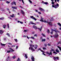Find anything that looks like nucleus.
I'll return each mask as SVG.
<instances>
[{
	"instance_id": "obj_56",
	"label": "nucleus",
	"mask_w": 61,
	"mask_h": 61,
	"mask_svg": "<svg viewBox=\"0 0 61 61\" xmlns=\"http://www.w3.org/2000/svg\"><path fill=\"white\" fill-rule=\"evenodd\" d=\"M18 46H17L16 47V49H17V48H18Z\"/></svg>"
},
{
	"instance_id": "obj_37",
	"label": "nucleus",
	"mask_w": 61,
	"mask_h": 61,
	"mask_svg": "<svg viewBox=\"0 0 61 61\" xmlns=\"http://www.w3.org/2000/svg\"><path fill=\"white\" fill-rule=\"evenodd\" d=\"M29 1L30 3H31V4H32V2L30 0H29Z\"/></svg>"
},
{
	"instance_id": "obj_18",
	"label": "nucleus",
	"mask_w": 61,
	"mask_h": 61,
	"mask_svg": "<svg viewBox=\"0 0 61 61\" xmlns=\"http://www.w3.org/2000/svg\"><path fill=\"white\" fill-rule=\"evenodd\" d=\"M30 46L31 48V47L33 48V47H34L35 46L34 45H33L32 44H30Z\"/></svg>"
},
{
	"instance_id": "obj_54",
	"label": "nucleus",
	"mask_w": 61,
	"mask_h": 61,
	"mask_svg": "<svg viewBox=\"0 0 61 61\" xmlns=\"http://www.w3.org/2000/svg\"><path fill=\"white\" fill-rule=\"evenodd\" d=\"M41 51L42 52H43V53H44V51H42V50H41Z\"/></svg>"
},
{
	"instance_id": "obj_29",
	"label": "nucleus",
	"mask_w": 61,
	"mask_h": 61,
	"mask_svg": "<svg viewBox=\"0 0 61 61\" xmlns=\"http://www.w3.org/2000/svg\"><path fill=\"white\" fill-rule=\"evenodd\" d=\"M27 54H25V56L26 57V58H27Z\"/></svg>"
},
{
	"instance_id": "obj_8",
	"label": "nucleus",
	"mask_w": 61,
	"mask_h": 61,
	"mask_svg": "<svg viewBox=\"0 0 61 61\" xmlns=\"http://www.w3.org/2000/svg\"><path fill=\"white\" fill-rule=\"evenodd\" d=\"M46 53L47 54H48L49 56H50V55H52V53L51 52L50 53H49L48 52H46Z\"/></svg>"
},
{
	"instance_id": "obj_30",
	"label": "nucleus",
	"mask_w": 61,
	"mask_h": 61,
	"mask_svg": "<svg viewBox=\"0 0 61 61\" xmlns=\"http://www.w3.org/2000/svg\"><path fill=\"white\" fill-rule=\"evenodd\" d=\"M31 50L32 51H35V50H34L32 47L31 48Z\"/></svg>"
},
{
	"instance_id": "obj_52",
	"label": "nucleus",
	"mask_w": 61,
	"mask_h": 61,
	"mask_svg": "<svg viewBox=\"0 0 61 61\" xmlns=\"http://www.w3.org/2000/svg\"><path fill=\"white\" fill-rule=\"evenodd\" d=\"M44 45L46 47V46H47V45L46 44H44Z\"/></svg>"
},
{
	"instance_id": "obj_12",
	"label": "nucleus",
	"mask_w": 61,
	"mask_h": 61,
	"mask_svg": "<svg viewBox=\"0 0 61 61\" xmlns=\"http://www.w3.org/2000/svg\"><path fill=\"white\" fill-rule=\"evenodd\" d=\"M42 28H43V27H42V26H41V28H38V29L39 30H40V31H41V30H42Z\"/></svg>"
},
{
	"instance_id": "obj_19",
	"label": "nucleus",
	"mask_w": 61,
	"mask_h": 61,
	"mask_svg": "<svg viewBox=\"0 0 61 61\" xmlns=\"http://www.w3.org/2000/svg\"><path fill=\"white\" fill-rule=\"evenodd\" d=\"M10 17H15V16H14V14H13L12 15H10Z\"/></svg>"
},
{
	"instance_id": "obj_58",
	"label": "nucleus",
	"mask_w": 61,
	"mask_h": 61,
	"mask_svg": "<svg viewBox=\"0 0 61 61\" xmlns=\"http://www.w3.org/2000/svg\"><path fill=\"white\" fill-rule=\"evenodd\" d=\"M57 1L58 2H59V0H57Z\"/></svg>"
},
{
	"instance_id": "obj_7",
	"label": "nucleus",
	"mask_w": 61,
	"mask_h": 61,
	"mask_svg": "<svg viewBox=\"0 0 61 61\" xmlns=\"http://www.w3.org/2000/svg\"><path fill=\"white\" fill-rule=\"evenodd\" d=\"M6 61H11V60H10V57L8 56L7 58L6 59Z\"/></svg>"
},
{
	"instance_id": "obj_44",
	"label": "nucleus",
	"mask_w": 61,
	"mask_h": 61,
	"mask_svg": "<svg viewBox=\"0 0 61 61\" xmlns=\"http://www.w3.org/2000/svg\"><path fill=\"white\" fill-rule=\"evenodd\" d=\"M6 3L7 4H9V3H10V2H8V1H7L6 2Z\"/></svg>"
},
{
	"instance_id": "obj_28",
	"label": "nucleus",
	"mask_w": 61,
	"mask_h": 61,
	"mask_svg": "<svg viewBox=\"0 0 61 61\" xmlns=\"http://www.w3.org/2000/svg\"><path fill=\"white\" fill-rule=\"evenodd\" d=\"M1 46H5V44L1 43Z\"/></svg>"
},
{
	"instance_id": "obj_21",
	"label": "nucleus",
	"mask_w": 61,
	"mask_h": 61,
	"mask_svg": "<svg viewBox=\"0 0 61 61\" xmlns=\"http://www.w3.org/2000/svg\"><path fill=\"white\" fill-rule=\"evenodd\" d=\"M56 51L57 53H59V50L57 49H56Z\"/></svg>"
},
{
	"instance_id": "obj_51",
	"label": "nucleus",
	"mask_w": 61,
	"mask_h": 61,
	"mask_svg": "<svg viewBox=\"0 0 61 61\" xmlns=\"http://www.w3.org/2000/svg\"><path fill=\"white\" fill-rule=\"evenodd\" d=\"M22 3H23V4H24V0H22Z\"/></svg>"
},
{
	"instance_id": "obj_1",
	"label": "nucleus",
	"mask_w": 61,
	"mask_h": 61,
	"mask_svg": "<svg viewBox=\"0 0 61 61\" xmlns=\"http://www.w3.org/2000/svg\"><path fill=\"white\" fill-rule=\"evenodd\" d=\"M51 1L52 2L51 4L53 5L52 6V7H54L55 8H57L59 7V4H58L57 3L56 5L54 4L55 2H54V0H51Z\"/></svg>"
},
{
	"instance_id": "obj_32",
	"label": "nucleus",
	"mask_w": 61,
	"mask_h": 61,
	"mask_svg": "<svg viewBox=\"0 0 61 61\" xmlns=\"http://www.w3.org/2000/svg\"><path fill=\"white\" fill-rule=\"evenodd\" d=\"M14 40H15V41L16 42H17V39H14Z\"/></svg>"
},
{
	"instance_id": "obj_14",
	"label": "nucleus",
	"mask_w": 61,
	"mask_h": 61,
	"mask_svg": "<svg viewBox=\"0 0 61 61\" xmlns=\"http://www.w3.org/2000/svg\"><path fill=\"white\" fill-rule=\"evenodd\" d=\"M42 3H44V4H45V5H48V2H44V1H43L42 2Z\"/></svg>"
},
{
	"instance_id": "obj_38",
	"label": "nucleus",
	"mask_w": 61,
	"mask_h": 61,
	"mask_svg": "<svg viewBox=\"0 0 61 61\" xmlns=\"http://www.w3.org/2000/svg\"><path fill=\"white\" fill-rule=\"evenodd\" d=\"M15 57H15V56H14L12 57V58H13V59H15Z\"/></svg>"
},
{
	"instance_id": "obj_34",
	"label": "nucleus",
	"mask_w": 61,
	"mask_h": 61,
	"mask_svg": "<svg viewBox=\"0 0 61 61\" xmlns=\"http://www.w3.org/2000/svg\"><path fill=\"white\" fill-rule=\"evenodd\" d=\"M6 35H7V36H9V37H10V34L9 33H7V34H6Z\"/></svg>"
},
{
	"instance_id": "obj_5",
	"label": "nucleus",
	"mask_w": 61,
	"mask_h": 61,
	"mask_svg": "<svg viewBox=\"0 0 61 61\" xmlns=\"http://www.w3.org/2000/svg\"><path fill=\"white\" fill-rule=\"evenodd\" d=\"M54 36L56 38H57L58 36V34L57 33H56V34Z\"/></svg>"
},
{
	"instance_id": "obj_64",
	"label": "nucleus",
	"mask_w": 61,
	"mask_h": 61,
	"mask_svg": "<svg viewBox=\"0 0 61 61\" xmlns=\"http://www.w3.org/2000/svg\"><path fill=\"white\" fill-rule=\"evenodd\" d=\"M60 30H61V27L59 28Z\"/></svg>"
},
{
	"instance_id": "obj_33",
	"label": "nucleus",
	"mask_w": 61,
	"mask_h": 61,
	"mask_svg": "<svg viewBox=\"0 0 61 61\" xmlns=\"http://www.w3.org/2000/svg\"><path fill=\"white\" fill-rule=\"evenodd\" d=\"M57 24L58 25H59L61 27V24L60 23H57Z\"/></svg>"
},
{
	"instance_id": "obj_4",
	"label": "nucleus",
	"mask_w": 61,
	"mask_h": 61,
	"mask_svg": "<svg viewBox=\"0 0 61 61\" xmlns=\"http://www.w3.org/2000/svg\"><path fill=\"white\" fill-rule=\"evenodd\" d=\"M54 59H53L55 61H56V59H57V60H59V57H54Z\"/></svg>"
},
{
	"instance_id": "obj_57",
	"label": "nucleus",
	"mask_w": 61,
	"mask_h": 61,
	"mask_svg": "<svg viewBox=\"0 0 61 61\" xmlns=\"http://www.w3.org/2000/svg\"><path fill=\"white\" fill-rule=\"evenodd\" d=\"M43 55H44V56H46V54H45L44 52H43Z\"/></svg>"
},
{
	"instance_id": "obj_50",
	"label": "nucleus",
	"mask_w": 61,
	"mask_h": 61,
	"mask_svg": "<svg viewBox=\"0 0 61 61\" xmlns=\"http://www.w3.org/2000/svg\"><path fill=\"white\" fill-rule=\"evenodd\" d=\"M27 31V30H24V32H26Z\"/></svg>"
},
{
	"instance_id": "obj_15",
	"label": "nucleus",
	"mask_w": 61,
	"mask_h": 61,
	"mask_svg": "<svg viewBox=\"0 0 61 61\" xmlns=\"http://www.w3.org/2000/svg\"><path fill=\"white\" fill-rule=\"evenodd\" d=\"M21 13L22 14H23V15H24V14H25V12H24V11H23L22 10H21Z\"/></svg>"
},
{
	"instance_id": "obj_11",
	"label": "nucleus",
	"mask_w": 61,
	"mask_h": 61,
	"mask_svg": "<svg viewBox=\"0 0 61 61\" xmlns=\"http://www.w3.org/2000/svg\"><path fill=\"white\" fill-rule=\"evenodd\" d=\"M39 9L41 11H45V10H44V9L41 8H39Z\"/></svg>"
},
{
	"instance_id": "obj_36",
	"label": "nucleus",
	"mask_w": 61,
	"mask_h": 61,
	"mask_svg": "<svg viewBox=\"0 0 61 61\" xmlns=\"http://www.w3.org/2000/svg\"><path fill=\"white\" fill-rule=\"evenodd\" d=\"M17 61H21V60H20V59H19V58H18V60H17Z\"/></svg>"
},
{
	"instance_id": "obj_48",
	"label": "nucleus",
	"mask_w": 61,
	"mask_h": 61,
	"mask_svg": "<svg viewBox=\"0 0 61 61\" xmlns=\"http://www.w3.org/2000/svg\"><path fill=\"white\" fill-rule=\"evenodd\" d=\"M38 14H39L40 15H41V12H38Z\"/></svg>"
},
{
	"instance_id": "obj_27",
	"label": "nucleus",
	"mask_w": 61,
	"mask_h": 61,
	"mask_svg": "<svg viewBox=\"0 0 61 61\" xmlns=\"http://www.w3.org/2000/svg\"><path fill=\"white\" fill-rule=\"evenodd\" d=\"M42 36H43L44 37H46V36H45L44 34L43 33H42Z\"/></svg>"
},
{
	"instance_id": "obj_40",
	"label": "nucleus",
	"mask_w": 61,
	"mask_h": 61,
	"mask_svg": "<svg viewBox=\"0 0 61 61\" xmlns=\"http://www.w3.org/2000/svg\"><path fill=\"white\" fill-rule=\"evenodd\" d=\"M47 32L48 34H49V33L50 32V31H49V30H48Z\"/></svg>"
},
{
	"instance_id": "obj_20",
	"label": "nucleus",
	"mask_w": 61,
	"mask_h": 61,
	"mask_svg": "<svg viewBox=\"0 0 61 61\" xmlns=\"http://www.w3.org/2000/svg\"><path fill=\"white\" fill-rule=\"evenodd\" d=\"M12 8L13 9H17V7H12Z\"/></svg>"
},
{
	"instance_id": "obj_6",
	"label": "nucleus",
	"mask_w": 61,
	"mask_h": 61,
	"mask_svg": "<svg viewBox=\"0 0 61 61\" xmlns=\"http://www.w3.org/2000/svg\"><path fill=\"white\" fill-rule=\"evenodd\" d=\"M30 17H31V18H32V19H34L35 20V21H36V20H37L35 18H34V16H30Z\"/></svg>"
},
{
	"instance_id": "obj_53",
	"label": "nucleus",
	"mask_w": 61,
	"mask_h": 61,
	"mask_svg": "<svg viewBox=\"0 0 61 61\" xmlns=\"http://www.w3.org/2000/svg\"><path fill=\"white\" fill-rule=\"evenodd\" d=\"M53 31L51 32V34H53Z\"/></svg>"
},
{
	"instance_id": "obj_61",
	"label": "nucleus",
	"mask_w": 61,
	"mask_h": 61,
	"mask_svg": "<svg viewBox=\"0 0 61 61\" xmlns=\"http://www.w3.org/2000/svg\"><path fill=\"white\" fill-rule=\"evenodd\" d=\"M20 8H23V7L22 6H20Z\"/></svg>"
},
{
	"instance_id": "obj_3",
	"label": "nucleus",
	"mask_w": 61,
	"mask_h": 61,
	"mask_svg": "<svg viewBox=\"0 0 61 61\" xmlns=\"http://www.w3.org/2000/svg\"><path fill=\"white\" fill-rule=\"evenodd\" d=\"M9 49H10L11 50L7 51V53H11V51H12V52H14L15 51L12 49V48H10Z\"/></svg>"
},
{
	"instance_id": "obj_2",
	"label": "nucleus",
	"mask_w": 61,
	"mask_h": 61,
	"mask_svg": "<svg viewBox=\"0 0 61 61\" xmlns=\"http://www.w3.org/2000/svg\"><path fill=\"white\" fill-rule=\"evenodd\" d=\"M43 20V18H41V20H40V21H41V22H44L45 23H48L49 25H52V23L51 22H48V21H46L45 20L44 21Z\"/></svg>"
},
{
	"instance_id": "obj_42",
	"label": "nucleus",
	"mask_w": 61,
	"mask_h": 61,
	"mask_svg": "<svg viewBox=\"0 0 61 61\" xmlns=\"http://www.w3.org/2000/svg\"><path fill=\"white\" fill-rule=\"evenodd\" d=\"M43 50H46V48L43 47Z\"/></svg>"
},
{
	"instance_id": "obj_62",
	"label": "nucleus",
	"mask_w": 61,
	"mask_h": 61,
	"mask_svg": "<svg viewBox=\"0 0 61 61\" xmlns=\"http://www.w3.org/2000/svg\"><path fill=\"white\" fill-rule=\"evenodd\" d=\"M29 50H31V47H30L29 48Z\"/></svg>"
},
{
	"instance_id": "obj_13",
	"label": "nucleus",
	"mask_w": 61,
	"mask_h": 61,
	"mask_svg": "<svg viewBox=\"0 0 61 61\" xmlns=\"http://www.w3.org/2000/svg\"><path fill=\"white\" fill-rule=\"evenodd\" d=\"M37 47H38V46L36 45H35V46L34 48L35 49H36L37 48Z\"/></svg>"
},
{
	"instance_id": "obj_23",
	"label": "nucleus",
	"mask_w": 61,
	"mask_h": 61,
	"mask_svg": "<svg viewBox=\"0 0 61 61\" xmlns=\"http://www.w3.org/2000/svg\"><path fill=\"white\" fill-rule=\"evenodd\" d=\"M20 23V24H23V22H21V21H18V23Z\"/></svg>"
},
{
	"instance_id": "obj_24",
	"label": "nucleus",
	"mask_w": 61,
	"mask_h": 61,
	"mask_svg": "<svg viewBox=\"0 0 61 61\" xmlns=\"http://www.w3.org/2000/svg\"><path fill=\"white\" fill-rule=\"evenodd\" d=\"M3 33V31L2 30H0V34H2Z\"/></svg>"
},
{
	"instance_id": "obj_41",
	"label": "nucleus",
	"mask_w": 61,
	"mask_h": 61,
	"mask_svg": "<svg viewBox=\"0 0 61 61\" xmlns=\"http://www.w3.org/2000/svg\"><path fill=\"white\" fill-rule=\"evenodd\" d=\"M58 44H61V41H59V42H58Z\"/></svg>"
},
{
	"instance_id": "obj_59",
	"label": "nucleus",
	"mask_w": 61,
	"mask_h": 61,
	"mask_svg": "<svg viewBox=\"0 0 61 61\" xmlns=\"http://www.w3.org/2000/svg\"><path fill=\"white\" fill-rule=\"evenodd\" d=\"M36 12H38V11L36 10Z\"/></svg>"
},
{
	"instance_id": "obj_16",
	"label": "nucleus",
	"mask_w": 61,
	"mask_h": 61,
	"mask_svg": "<svg viewBox=\"0 0 61 61\" xmlns=\"http://www.w3.org/2000/svg\"><path fill=\"white\" fill-rule=\"evenodd\" d=\"M51 31H54V32H55L56 33V32H59L57 30H54L53 29H51Z\"/></svg>"
},
{
	"instance_id": "obj_25",
	"label": "nucleus",
	"mask_w": 61,
	"mask_h": 61,
	"mask_svg": "<svg viewBox=\"0 0 61 61\" xmlns=\"http://www.w3.org/2000/svg\"><path fill=\"white\" fill-rule=\"evenodd\" d=\"M30 24H34V25H36V24L33 23V22L32 21L30 22Z\"/></svg>"
},
{
	"instance_id": "obj_43",
	"label": "nucleus",
	"mask_w": 61,
	"mask_h": 61,
	"mask_svg": "<svg viewBox=\"0 0 61 61\" xmlns=\"http://www.w3.org/2000/svg\"><path fill=\"white\" fill-rule=\"evenodd\" d=\"M34 36H36V37H37V35L36 34L34 35Z\"/></svg>"
},
{
	"instance_id": "obj_17",
	"label": "nucleus",
	"mask_w": 61,
	"mask_h": 61,
	"mask_svg": "<svg viewBox=\"0 0 61 61\" xmlns=\"http://www.w3.org/2000/svg\"><path fill=\"white\" fill-rule=\"evenodd\" d=\"M33 28H35V29H37V28L36 27L35 25H33Z\"/></svg>"
},
{
	"instance_id": "obj_46",
	"label": "nucleus",
	"mask_w": 61,
	"mask_h": 61,
	"mask_svg": "<svg viewBox=\"0 0 61 61\" xmlns=\"http://www.w3.org/2000/svg\"><path fill=\"white\" fill-rule=\"evenodd\" d=\"M0 20H3L4 19V18H0Z\"/></svg>"
},
{
	"instance_id": "obj_55",
	"label": "nucleus",
	"mask_w": 61,
	"mask_h": 61,
	"mask_svg": "<svg viewBox=\"0 0 61 61\" xmlns=\"http://www.w3.org/2000/svg\"><path fill=\"white\" fill-rule=\"evenodd\" d=\"M8 44H9V45H12L11 43H9Z\"/></svg>"
},
{
	"instance_id": "obj_45",
	"label": "nucleus",
	"mask_w": 61,
	"mask_h": 61,
	"mask_svg": "<svg viewBox=\"0 0 61 61\" xmlns=\"http://www.w3.org/2000/svg\"><path fill=\"white\" fill-rule=\"evenodd\" d=\"M31 38L32 39H35V38L33 37H31Z\"/></svg>"
},
{
	"instance_id": "obj_9",
	"label": "nucleus",
	"mask_w": 61,
	"mask_h": 61,
	"mask_svg": "<svg viewBox=\"0 0 61 61\" xmlns=\"http://www.w3.org/2000/svg\"><path fill=\"white\" fill-rule=\"evenodd\" d=\"M31 59L32 61H35V58L33 56H32L31 57Z\"/></svg>"
},
{
	"instance_id": "obj_31",
	"label": "nucleus",
	"mask_w": 61,
	"mask_h": 61,
	"mask_svg": "<svg viewBox=\"0 0 61 61\" xmlns=\"http://www.w3.org/2000/svg\"><path fill=\"white\" fill-rule=\"evenodd\" d=\"M53 21V17L51 18L50 20L51 21Z\"/></svg>"
},
{
	"instance_id": "obj_39",
	"label": "nucleus",
	"mask_w": 61,
	"mask_h": 61,
	"mask_svg": "<svg viewBox=\"0 0 61 61\" xmlns=\"http://www.w3.org/2000/svg\"><path fill=\"white\" fill-rule=\"evenodd\" d=\"M55 51V50H54V49H52L50 51V52H51V51Z\"/></svg>"
},
{
	"instance_id": "obj_22",
	"label": "nucleus",
	"mask_w": 61,
	"mask_h": 61,
	"mask_svg": "<svg viewBox=\"0 0 61 61\" xmlns=\"http://www.w3.org/2000/svg\"><path fill=\"white\" fill-rule=\"evenodd\" d=\"M6 25H3V26L4 28H5V27H6Z\"/></svg>"
},
{
	"instance_id": "obj_63",
	"label": "nucleus",
	"mask_w": 61,
	"mask_h": 61,
	"mask_svg": "<svg viewBox=\"0 0 61 61\" xmlns=\"http://www.w3.org/2000/svg\"><path fill=\"white\" fill-rule=\"evenodd\" d=\"M55 2L56 3V0H55Z\"/></svg>"
},
{
	"instance_id": "obj_10",
	"label": "nucleus",
	"mask_w": 61,
	"mask_h": 61,
	"mask_svg": "<svg viewBox=\"0 0 61 61\" xmlns=\"http://www.w3.org/2000/svg\"><path fill=\"white\" fill-rule=\"evenodd\" d=\"M13 4H14L15 5H16V3L15 1H13V2H12V3H11V5H13Z\"/></svg>"
},
{
	"instance_id": "obj_35",
	"label": "nucleus",
	"mask_w": 61,
	"mask_h": 61,
	"mask_svg": "<svg viewBox=\"0 0 61 61\" xmlns=\"http://www.w3.org/2000/svg\"><path fill=\"white\" fill-rule=\"evenodd\" d=\"M53 53L54 54H55V55H56L57 54V53L55 51H53Z\"/></svg>"
},
{
	"instance_id": "obj_26",
	"label": "nucleus",
	"mask_w": 61,
	"mask_h": 61,
	"mask_svg": "<svg viewBox=\"0 0 61 61\" xmlns=\"http://www.w3.org/2000/svg\"><path fill=\"white\" fill-rule=\"evenodd\" d=\"M46 41V40L45 39H42V42H45Z\"/></svg>"
},
{
	"instance_id": "obj_60",
	"label": "nucleus",
	"mask_w": 61,
	"mask_h": 61,
	"mask_svg": "<svg viewBox=\"0 0 61 61\" xmlns=\"http://www.w3.org/2000/svg\"><path fill=\"white\" fill-rule=\"evenodd\" d=\"M15 45H12V47H15Z\"/></svg>"
},
{
	"instance_id": "obj_49",
	"label": "nucleus",
	"mask_w": 61,
	"mask_h": 61,
	"mask_svg": "<svg viewBox=\"0 0 61 61\" xmlns=\"http://www.w3.org/2000/svg\"><path fill=\"white\" fill-rule=\"evenodd\" d=\"M48 45L49 46H51V45H50V44L48 43Z\"/></svg>"
},
{
	"instance_id": "obj_47",
	"label": "nucleus",
	"mask_w": 61,
	"mask_h": 61,
	"mask_svg": "<svg viewBox=\"0 0 61 61\" xmlns=\"http://www.w3.org/2000/svg\"><path fill=\"white\" fill-rule=\"evenodd\" d=\"M7 25H8V28H9V24H8Z\"/></svg>"
}]
</instances>
